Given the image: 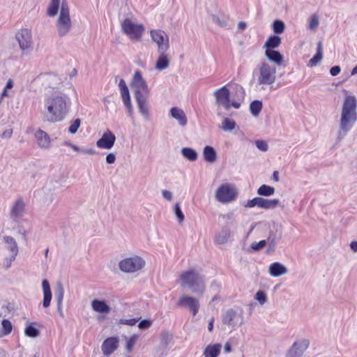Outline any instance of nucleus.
<instances>
[{
    "label": "nucleus",
    "instance_id": "nucleus-31",
    "mask_svg": "<svg viewBox=\"0 0 357 357\" xmlns=\"http://www.w3.org/2000/svg\"><path fill=\"white\" fill-rule=\"evenodd\" d=\"M123 104L128 109L130 116L133 115V108L130 100L129 89L122 90L120 91Z\"/></svg>",
    "mask_w": 357,
    "mask_h": 357
},
{
    "label": "nucleus",
    "instance_id": "nucleus-41",
    "mask_svg": "<svg viewBox=\"0 0 357 357\" xmlns=\"http://www.w3.org/2000/svg\"><path fill=\"white\" fill-rule=\"evenodd\" d=\"M212 21L220 27L229 28L227 17H220L216 15H211Z\"/></svg>",
    "mask_w": 357,
    "mask_h": 357
},
{
    "label": "nucleus",
    "instance_id": "nucleus-29",
    "mask_svg": "<svg viewBox=\"0 0 357 357\" xmlns=\"http://www.w3.org/2000/svg\"><path fill=\"white\" fill-rule=\"evenodd\" d=\"M203 157L207 162L213 163L217 159L216 151L211 146H206L203 150Z\"/></svg>",
    "mask_w": 357,
    "mask_h": 357
},
{
    "label": "nucleus",
    "instance_id": "nucleus-56",
    "mask_svg": "<svg viewBox=\"0 0 357 357\" xmlns=\"http://www.w3.org/2000/svg\"><path fill=\"white\" fill-rule=\"evenodd\" d=\"M151 321L150 319H143L138 324L139 328L145 330L149 328L151 326Z\"/></svg>",
    "mask_w": 357,
    "mask_h": 357
},
{
    "label": "nucleus",
    "instance_id": "nucleus-24",
    "mask_svg": "<svg viewBox=\"0 0 357 357\" xmlns=\"http://www.w3.org/2000/svg\"><path fill=\"white\" fill-rule=\"evenodd\" d=\"M170 114L172 118L176 119L181 126H185L188 119L185 112L180 108L174 107L170 109Z\"/></svg>",
    "mask_w": 357,
    "mask_h": 357
},
{
    "label": "nucleus",
    "instance_id": "nucleus-63",
    "mask_svg": "<svg viewBox=\"0 0 357 357\" xmlns=\"http://www.w3.org/2000/svg\"><path fill=\"white\" fill-rule=\"evenodd\" d=\"M66 144L68 145V146H70L75 151L78 152V151H81L79 147H78L77 146H76L75 144H73L71 143H68V142H66Z\"/></svg>",
    "mask_w": 357,
    "mask_h": 357
},
{
    "label": "nucleus",
    "instance_id": "nucleus-35",
    "mask_svg": "<svg viewBox=\"0 0 357 357\" xmlns=\"http://www.w3.org/2000/svg\"><path fill=\"white\" fill-rule=\"evenodd\" d=\"M323 57V48L322 44L319 42L317 44V53L307 63V66L313 67L317 66L322 59Z\"/></svg>",
    "mask_w": 357,
    "mask_h": 357
},
{
    "label": "nucleus",
    "instance_id": "nucleus-43",
    "mask_svg": "<svg viewBox=\"0 0 357 357\" xmlns=\"http://www.w3.org/2000/svg\"><path fill=\"white\" fill-rule=\"evenodd\" d=\"M1 326L2 335H8L12 332L13 326L11 322L8 319H3L1 322Z\"/></svg>",
    "mask_w": 357,
    "mask_h": 357
},
{
    "label": "nucleus",
    "instance_id": "nucleus-44",
    "mask_svg": "<svg viewBox=\"0 0 357 357\" xmlns=\"http://www.w3.org/2000/svg\"><path fill=\"white\" fill-rule=\"evenodd\" d=\"M266 241L268 245V252L275 250L278 238L275 235H270Z\"/></svg>",
    "mask_w": 357,
    "mask_h": 357
},
{
    "label": "nucleus",
    "instance_id": "nucleus-5",
    "mask_svg": "<svg viewBox=\"0 0 357 357\" xmlns=\"http://www.w3.org/2000/svg\"><path fill=\"white\" fill-rule=\"evenodd\" d=\"M56 27L58 34L61 37L67 35L72 27L70 10L64 0L61 3L60 14L56 22Z\"/></svg>",
    "mask_w": 357,
    "mask_h": 357
},
{
    "label": "nucleus",
    "instance_id": "nucleus-46",
    "mask_svg": "<svg viewBox=\"0 0 357 357\" xmlns=\"http://www.w3.org/2000/svg\"><path fill=\"white\" fill-rule=\"evenodd\" d=\"M17 256V255H10L9 256L4 257L2 262V266L5 269L10 268L12 263L15 260Z\"/></svg>",
    "mask_w": 357,
    "mask_h": 357
},
{
    "label": "nucleus",
    "instance_id": "nucleus-19",
    "mask_svg": "<svg viewBox=\"0 0 357 357\" xmlns=\"http://www.w3.org/2000/svg\"><path fill=\"white\" fill-rule=\"evenodd\" d=\"M118 338L112 337L107 338L102 344V351L106 356L110 355L118 347Z\"/></svg>",
    "mask_w": 357,
    "mask_h": 357
},
{
    "label": "nucleus",
    "instance_id": "nucleus-34",
    "mask_svg": "<svg viewBox=\"0 0 357 357\" xmlns=\"http://www.w3.org/2000/svg\"><path fill=\"white\" fill-rule=\"evenodd\" d=\"M265 55L269 61L274 62L278 65H280L282 61L283 56L278 51L274 50H266Z\"/></svg>",
    "mask_w": 357,
    "mask_h": 357
},
{
    "label": "nucleus",
    "instance_id": "nucleus-9",
    "mask_svg": "<svg viewBox=\"0 0 357 357\" xmlns=\"http://www.w3.org/2000/svg\"><path fill=\"white\" fill-rule=\"evenodd\" d=\"M144 265L145 261L141 257L133 255L121 260L119 267L121 271L131 273L141 270Z\"/></svg>",
    "mask_w": 357,
    "mask_h": 357
},
{
    "label": "nucleus",
    "instance_id": "nucleus-11",
    "mask_svg": "<svg viewBox=\"0 0 357 357\" xmlns=\"http://www.w3.org/2000/svg\"><path fill=\"white\" fill-rule=\"evenodd\" d=\"M215 101L218 105L222 106L225 109H229L231 107L238 109L241 103L229 99V91L226 86H224L214 92Z\"/></svg>",
    "mask_w": 357,
    "mask_h": 357
},
{
    "label": "nucleus",
    "instance_id": "nucleus-17",
    "mask_svg": "<svg viewBox=\"0 0 357 357\" xmlns=\"http://www.w3.org/2000/svg\"><path fill=\"white\" fill-rule=\"evenodd\" d=\"M116 136L109 130L105 131L102 137L96 142V146L100 149H111L115 143Z\"/></svg>",
    "mask_w": 357,
    "mask_h": 357
},
{
    "label": "nucleus",
    "instance_id": "nucleus-25",
    "mask_svg": "<svg viewBox=\"0 0 357 357\" xmlns=\"http://www.w3.org/2000/svg\"><path fill=\"white\" fill-rule=\"evenodd\" d=\"M222 344L220 343L207 345L203 351L204 357H218L221 351Z\"/></svg>",
    "mask_w": 357,
    "mask_h": 357
},
{
    "label": "nucleus",
    "instance_id": "nucleus-55",
    "mask_svg": "<svg viewBox=\"0 0 357 357\" xmlns=\"http://www.w3.org/2000/svg\"><path fill=\"white\" fill-rule=\"evenodd\" d=\"M255 144L257 149L261 151H266L268 149V144L264 140H257Z\"/></svg>",
    "mask_w": 357,
    "mask_h": 357
},
{
    "label": "nucleus",
    "instance_id": "nucleus-48",
    "mask_svg": "<svg viewBox=\"0 0 357 357\" xmlns=\"http://www.w3.org/2000/svg\"><path fill=\"white\" fill-rule=\"evenodd\" d=\"M25 335L30 337H36L39 335V331L37 328L31 325H29L24 331Z\"/></svg>",
    "mask_w": 357,
    "mask_h": 357
},
{
    "label": "nucleus",
    "instance_id": "nucleus-33",
    "mask_svg": "<svg viewBox=\"0 0 357 357\" xmlns=\"http://www.w3.org/2000/svg\"><path fill=\"white\" fill-rule=\"evenodd\" d=\"M281 38L278 36L271 35L270 36L264 45V47L266 50H273L281 44Z\"/></svg>",
    "mask_w": 357,
    "mask_h": 357
},
{
    "label": "nucleus",
    "instance_id": "nucleus-45",
    "mask_svg": "<svg viewBox=\"0 0 357 357\" xmlns=\"http://www.w3.org/2000/svg\"><path fill=\"white\" fill-rule=\"evenodd\" d=\"M273 29L275 33L280 34L284 32L285 29L284 23L281 20H275L273 23Z\"/></svg>",
    "mask_w": 357,
    "mask_h": 357
},
{
    "label": "nucleus",
    "instance_id": "nucleus-28",
    "mask_svg": "<svg viewBox=\"0 0 357 357\" xmlns=\"http://www.w3.org/2000/svg\"><path fill=\"white\" fill-rule=\"evenodd\" d=\"M38 146L43 149H47L50 144V138L49 135L43 130H39L36 133Z\"/></svg>",
    "mask_w": 357,
    "mask_h": 357
},
{
    "label": "nucleus",
    "instance_id": "nucleus-14",
    "mask_svg": "<svg viewBox=\"0 0 357 357\" xmlns=\"http://www.w3.org/2000/svg\"><path fill=\"white\" fill-rule=\"evenodd\" d=\"M310 346V341L307 339H300L295 341L287 351L285 357H302Z\"/></svg>",
    "mask_w": 357,
    "mask_h": 357
},
{
    "label": "nucleus",
    "instance_id": "nucleus-38",
    "mask_svg": "<svg viewBox=\"0 0 357 357\" xmlns=\"http://www.w3.org/2000/svg\"><path fill=\"white\" fill-rule=\"evenodd\" d=\"M236 122L229 118H224L222 121L221 129L225 132H230L236 127Z\"/></svg>",
    "mask_w": 357,
    "mask_h": 357
},
{
    "label": "nucleus",
    "instance_id": "nucleus-20",
    "mask_svg": "<svg viewBox=\"0 0 357 357\" xmlns=\"http://www.w3.org/2000/svg\"><path fill=\"white\" fill-rule=\"evenodd\" d=\"M2 241L5 243V248L10 252V255H17L19 248L15 239L10 236H3Z\"/></svg>",
    "mask_w": 357,
    "mask_h": 357
},
{
    "label": "nucleus",
    "instance_id": "nucleus-18",
    "mask_svg": "<svg viewBox=\"0 0 357 357\" xmlns=\"http://www.w3.org/2000/svg\"><path fill=\"white\" fill-rule=\"evenodd\" d=\"M24 208L25 204L21 198L16 200L10 210V218L13 221L17 222L23 216Z\"/></svg>",
    "mask_w": 357,
    "mask_h": 357
},
{
    "label": "nucleus",
    "instance_id": "nucleus-8",
    "mask_svg": "<svg viewBox=\"0 0 357 357\" xmlns=\"http://www.w3.org/2000/svg\"><path fill=\"white\" fill-rule=\"evenodd\" d=\"M222 322L229 328L236 329L244 322L243 311L242 309H228L222 316Z\"/></svg>",
    "mask_w": 357,
    "mask_h": 357
},
{
    "label": "nucleus",
    "instance_id": "nucleus-23",
    "mask_svg": "<svg viewBox=\"0 0 357 357\" xmlns=\"http://www.w3.org/2000/svg\"><path fill=\"white\" fill-rule=\"evenodd\" d=\"M268 272L273 277H280L287 273V268L280 262H274L269 266Z\"/></svg>",
    "mask_w": 357,
    "mask_h": 357
},
{
    "label": "nucleus",
    "instance_id": "nucleus-6",
    "mask_svg": "<svg viewBox=\"0 0 357 357\" xmlns=\"http://www.w3.org/2000/svg\"><path fill=\"white\" fill-rule=\"evenodd\" d=\"M130 86L133 90L135 100L149 98V88L139 70L135 72Z\"/></svg>",
    "mask_w": 357,
    "mask_h": 357
},
{
    "label": "nucleus",
    "instance_id": "nucleus-64",
    "mask_svg": "<svg viewBox=\"0 0 357 357\" xmlns=\"http://www.w3.org/2000/svg\"><path fill=\"white\" fill-rule=\"evenodd\" d=\"M351 249L354 252H357V241H352L350 244Z\"/></svg>",
    "mask_w": 357,
    "mask_h": 357
},
{
    "label": "nucleus",
    "instance_id": "nucleus-27",
    "mask_svg": "<svg viewBox=\"0 0 357 357\" xmlns=\"http://www.w3.org/2000/svg\"><path fill=\"white\" fill-rule=\"evenodd\" d=\"M159 57L155 63V68L158 70H163L169 66V59L167 52H159Z\"/></svg>",
    "mask_w": 357,
    "mask_h": 357
},
{
    "label": "nucleus",
    "instance_id": "nucleus-1",
    "mask_svg": "<svg viewBox=\"0 0 357 357\" xmlns=\"http://www.w3.org/2000/svg\"><path fill=\"white\" fill-rule=\"evenodd\" d=\"M357 121V100L354 96H347L344 100L337 141L343 139Z\"/></svg>",
    "mask_w": 357,
    "mask_h": 357
},
{
    "label": "nucleus",
    "instance_id": "nucleus-49",
    "mask_svg": "<svg viewBox=\"0 0 357 357\" xmlns=\"http://www.w3.org/2000/svg\"><path fill=\"white\" fill-rule=\"evenodd\" d=\"M81 124V120L79 119H76L70 123V126L68 128V132L70 134H75L79 128Z\"/></svg>",
    "mask_w": 357,
    "mask_h": 357
},
{
    "label": "nucleus",
    "instance_id": "nucleus-26",
    "mask_svg": "<svg viewBox=\"0 0 357 357\" xmlns=\"http://www.w3.org/2000/svg\"><path fill=\"white\" fill-rule=\"evenodd\" d=\"M92 309L99 313L107 314L111 311V307L104 301L94 299L91 302Z\"/></svg>",
    "mask_w": 357,
    "mask_h": 357
},
{
    "label": "nucleus",
    "instance_id": "nucleus-39",
    "mask_svg": "<svg viewBox=\"0 0 357 357\" xmlns=\"http://www.w3.org/2000/svg\"><path fill=\"white\" fill-rule=\"evenodd\" d=\"M60 0H51L47 9V15L50 17L55 16L59 10Z\"/></svg>",
    "mask_w": 357,
    "mask_h": 357
},
{
    "label": "nucleus",
    "instance_id": "nucleus-12",
    "mask_svg": "<svg viewBox=\"0 0 357 357\" xmlns=\"http://www.w3.org/2000/svg\"><path fill=\"white\" fill-rule=\"evenodd\" d=\"M152 40L157 44L158 52H167L169 49L168 35L162 30L153 29L150 31Z\"/></svg>",
    "mask_w": 357,
    "mask_h": 357
},
{
    "label": "nucleus",
    "instance_id": "nucleus-22",
    "mask_svg": "<svg viewBox=\"0 0 357 357\" xmlns=\"http://www.w3.org/2000/svg\"><path fill=\"white\" fill-rule=\"evenodd\" d=\"M42 288L43 292V306L47 308L50 305L52 297L50 283L47 280H43Z\"/></svg>",
    "mask_w": 357,
    "mask_h": 357
},
{
    "label": "nucleus",
    "instance_id": "nucleus-3",
    "mask_svg": "<svg viewBox=\"0 0 357 357\" xmlns=\"http://www.w3.org/2000/svg\"><path fill=\"white\" fill-rule=\"evenodd\" d=\"M180 280L182 287H189L193 293L202 294L205 290L204 278L195 270L183 272Z\"/></svg>",
    "mask_w": 357,
    "mask_h": 357
},
{
    "label": "nucleus",
    "instance_id": "nucleus-47",
    "mask_svg": "<svg viewBox=\"0 0 357 357\" xmlns=\"http://www.w3.org/2000/svg\"><path fill=\"white\" fill-rule=\"evenodd\" d=\"M174 212L177 218L178 222L181 223L185 219L184 214L183 213L179 203H176L174 207Z\"/></svg>",
    "mask_w": 357,
    "mask_h": 357
},
{
    "label": "nucleus",
    "instance_id": "nucleus-59",
    "mask_svg": "<svg viewBox=\"0 0 357 357\" xmlns=\"http://www.w3.org/2000/svg\"><path fill=\"white\" fill-rule=\"evenodd\" d=\"M13 129L9 128L3 132L1 135L2 139H10L13 135Z\"/></svg>",
    "mask_w": 357,
    "mask_h": 357
},
{
    "label": "nucleus",
    "instance_id": "nucleus-62",
    "mask_svg": "<svg viewBox=\"0 0 357 357\" xmlns=\"http://www.w3.org/2000/svg\"><path fill=\"white\" fill-rule=\"evenodd\" d=\"M82 152L88 155H95L96 153V151L94 149H85L82 150Z\"/></svg>",
    "mask_w": 357,
    "mask_h": 357
},
{
    "label": "nucleus",
    "instance_id": "nucleus-53",
    "mask_svg": "<svg viewBox=\"0 0 357 357\" xmlns=\"http://www.w3.org/2000/svg\"><path fill=\"white\" fill-rule=\"evenodd\" d=\"M139 319L132 318V319H121L119 321V324L128 325V326H134L135 325Z\"/></svg>",
    "mask_w": 357,
    "mask_h": 357
},
{
    "label": "nucleus",
    "instance_id": "nucleus-52",
    "mask_svg": "<svg viewBox=\"0 0 357 357\" xmlns=\"http://www.w3.org/2000/svg\"><path fill=\"white\" fill-rule=\"evenodd\" d=\"M319 24V18L316 15H313L310 17V21H309V29L310 30H314Z\"/></svg>",
    "mask_w": 357,
    "mask_h": 357
},
{
    "label": "nucleus",
    "instance_id": "nucleus-60",
    "mask_svg": "<svg viewBox=\"0 0 357 357\" xmlns=\"http://www.w3.org/2000/svg\"><path fill=\"white\" fill-rule=\"evenodd\" d=\"M341 68L339 66H333L330 70V74L332 76H336L340 73Z\"/></svg>",
    "mask_w": 357,
    "mask_h": 357
},
{
    "label": "nucleus",
    "instance_id": "nucleus-36",
    "mask_svg": "<svg viewBox=\"0 0 357 357\" xmlns=\"http://www.w3.org/2000/svg\"><path fill=\"white\" fill-rule=\"evenodd\" d=\"M181 154L185 158L191 162L197 160L198 157L197 151L195 149L189 147L183 148L181 149Z\"/></svg>",
    "mask_w": 357,
    "mask_h": 357
},
{
    "label": "nucleus",
    "instance_id": "nucleus-37",
    "mask_svg": "<svg viewBox=\"0 0 357 357\" xmlns=\"http://www.w3.org/2000/svg\"><path fill=\"white\" fill-rule=\"evenodd\" d=\"M275 192L273 187L263 184L257 189V194L260 196L268 197Z\"/></svg>",
    "mask_w": 357,
    "mask_h": 357
},
{
    "label": "nucleus",
    "instance_id": "nucleus-21",
    "mask_svg": "<svg viewBox=\"0 0 357 357\" xmlns=\"http://www.w3.org/2000/svg\"><path fill=\"white\" fill-rule=\"evenodd\" d=\"M231 236V230L228 227H224L216 233L214 242L218 245L225 244L228 242Z\"/></svg>",
    "mask_w": 357,
    "mask_h": 357
},
{
    "label": "nucleus",
    "instance_id": "nucleus-40",
    "mask_svg": "<svg viewBox=\"0 0 357 357\" xmlns=\"http://www.w3.org/2000/svg\"><path fill=\"white\" fill-rule=\"evenodd\" d=\"M262 109V102L260 100H254L250 105V110L254 116H257Z\"/></svg>",
    "mask_w": 357,
    "mask_h": 357
},
{
    "label": "nucleus",
    "instance_id": "nucleus-50",
    "mask_svg": "<svg viewBox=\"0 0 357 357\" xmlns=\"http://www.w3.org/2000/svg\"><path fill=\"white\" fill-rule=\"evenodd\" d=\"M260 198L261 197H256L252 199H249L243 206L245 208H253L255 206L259 208Z\"/></svg>",
    "mask_w": 357,
    "mask_h": 357
},
{
    "label": "nucleus",
    "instance_id": "nucleus-32",
    "mask_svg": "<svg viewBox=\"0 0 357 357\" xmlns=\"http://www.w3.org/2000/svg\"><path fill=\"white\" fill-rule=\"evenodd\" d=\"M280 203L278 199H268L263 197L260 198L259 208L265 210L275 208Z\"/></svg>",
    "mask_w": 357,
    "mask_h": 357
},
{
    "label": "nucleus",
    "instance_id": "nucleus-42",
    "mask_svg": "<svg viewBox=\"0 0 357 357\" xmlns=\"http://www.w3.org/2000/svg\"><path fill=\"white\" fill-rule=\"evenodd\" d=\"M55 295H56L57 305H61L62 303H63V296H64V289L61 283L58 284L56 286Z\"/></svg>",
    "mask_w": 357,
    "mask_h": 357
},
{
    "label": "nucleus",
    "instance_id": "nucleus-4",
    "mask_svg": "<svg viewBox=\"0 0 357 357\" xmlns=\"http://www.w3.org/2000/svg\"><path fill=\"white\" fill-rule=\"evenodd\" d=\"M259 86H271L276 80V68L266 61H262L254 71Z\"/></svg>",
    "mask_w": 357,
    "mask_h": 357
},
{
    "label": "nucleus",
    "instance_id": "nucleus-13",
    "mask_svg": "<svg viewBox=\"0 0 357 357\" xmlns=\"http://www.w3.org/2000/svg\"><path fill=\"white\" fill-rule=\"evenodd\" d=\"M236 194L235 188L231 187L229 184H223L217 189L215 198L220 202L228 203L236 198Z\"/></svg>",
    "mask_w": 357,
    "mask_h": 357
},
{
    "label": "nucleus",
    "instance_id": "nucleus-16",
    "mask_svg": "<svg viewBox=\"0 0 357 357\" xmlns=\"http://www.w3.org/2000/svg\"><path fill=\"white\" fill-rule=\"evenodd\" d=\"M173 335L169 331H162L160 335V345L156 349L158 357L167 354V347L172 342Z\"/></svg>",
    "mask_w": 357,
    "mask_h": 357
},
{
    "label": "nucleus",
    "instance_id": "nucleus-2",
    "mask_svg": "<svg viewBox=\"0 0 357 357\" xmlns=\"http://www.w3.org/2000/svg\"><path fill=\"white\" fill-rule=\"evenodd\" d=\"M66 96L54 95L46 97L44 100V119L50 123L62 121L68 112Z\"/></svg>",
    "mask_w": 357,
    "mask_h": 357
},
{
    "label": "nucleus",
    "instance_id": "nucleus-58",
    "mask_svg": "<svg viewBox=\"0 0 357 357\" xmlns=\"http://www.w3.org/2000/svg\"><path fill=\"white\" fill-rule=\"evenodd\" d=\"M162 195L164 199L168 200V201H172V198H173V195H172V192L167 190H163L162 191Z\"/></svg>",
    "mask_w": 357,
    "mask_h": 357
},
{
    "label": "nucleus",
    "instance_id": "nucleus-61",
    "mask_svg": "<svg viewBox=\"0 0 357 357\" xmlns=\"http://www.w3.org/2000/svg\"><path fill=\"white\" fill-rule=\"evenodd\" d=\"M119 87L120 91L122 90H126V89H128L126 82L123 79H120L119 83Z\"/></svg>",
    "mask_w": 357,
    "mask_h": 357
},
{
    "label": "nucleus",
    "instance_id": "nucleus-15",
    "mask_svg": "<svg viewBox=\"0 0 357 357\" xmlns=\"http://www.w3.org/2000/svg\"><path fill=\"white\" fill-rule=\"evenodd\" d=\"M178 307H185L188 308L193 316H195L199 310V301L197 298L183 295L181 296L176 303Z\"/></svg>",
    "mask_w": 357,
    "mask_h": 357
},
{
    "label": "nucleus",
    "instance_id": "nucleus-54",
    "mask_svg": "<svg viewBox=\"0 0 357 357\" xmlns=\"http://www.w3.org/2000/svg\"><path fill=\"white\" fill-rule=\"evenodd\" d=\"M265 245H266V241L261 240L259 242L252 243L251 245V248L254 250H259L265 247Z\"/></svg>",
    "mask_w": 357,
    "mask_h": 357
},
{
    "label": "nucleus",
    "instance_id": "nucleus-51",
    "mask_svg": "<svg viewBox=\"0 0 357 357\" xmlns=\"http://www.w3.org/2000/svg\"><path fill=\"white\" fill-rule=\"evenodd\" d=\"M255 298L259 301L260 305H264L267 301L266 294L263 291H258L255 294Z\"/></svg>",
    "mask_w": 357,
    "mask_h": 357
},
{
    "label": "nucleus",
    "instance_id": "nucleus-10",
    "mask_svg": "<svg viewBox=\"0 0 357 357\" xmlns=\"http://www.w3.org/2000/svg\"><path fill=\"white\" fill-rule=\"evenodd\" d=\"M15 39L24 55H27L32 51L33 40L30 29L27 28L20 29L16 33Z\"/></svg>",
    "mask_w": 357,
    "mask_h": 357
},
{
    "label": "nucleus",
    "instance_id": "nucleus-57",
    "mask_svg": "<svg viewBox=\"0 0 357 357\" xmlns=\"http://www.w3.org/2000/svg\"><path fill=\"white\" fill-rule=\"evenodd\" d=\"M116 161V155L113 153H110L106 156V162L109 165L114 164Z\"/></svg>",
    "mask_w": 357,
    "mask_h": 357
},
{
    "label": "nucleus",
    "instance_id": "nucleus-7",
    "mask_svg": "<svg viewBox=\"0 0 357 357\" xmlns=\"http://www.w3.org/2000/svg\"><path fill=\"white\" fill-rule=\"evenodd\" d=\"M121 31L130 40L139 41L141 40L145 30L142 24L133 22L130 19H125L121 24Z\"/></svg>",
    "mask_w": 357,
    "mask_h": 357
},
{
    "label": "nucleus",
    "instance_id": "nucleus-30",
    "mask_svg": "<svg viewBox=\"0 0 357 357\" xmlns=\"http://www.w3.org/2000/svg\"><path fill=\"white\" fill-rule=\"evenodd\" d=\"M147 100L148 98L136 100L139 111L146 120H149L150 116Z\"/></svg>",
    "mask_w": 357,
    "mask_h": 357
}]
</instances>
